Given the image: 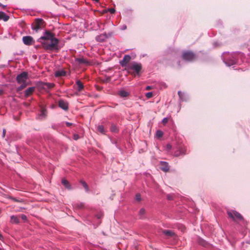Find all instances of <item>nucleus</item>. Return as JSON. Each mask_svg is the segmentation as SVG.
Masks as SVG:
<instances>
[{
	"label": "nucleus",
	"mask_w": 250,
	"mask_h": 250,
	"mask_svg": "<svg viewBox=\"0 0 250 250\" xmlns=\"http://www.w3.org/2000/svg\"><path fill=\"white\" fill-rule=\"evenodd\" d=\"M38 42H40L43 48L48 52H57L59 50V41L55 37V34L49 30H46L43 36L38 40Z\"/></svg>",
	"instance_id": "obj_1"
},
{
	"label": "nucleus",
	"mask_w": 250,
	"mask_h": 250,
	"mask_svg": "<svg viewBox=\"0 0 250 250\" xmlns=\"http://www.w3.org/2000/svg\"><path fill=\"white\" fill-rule=\"evenodd\" d=\"M142 69V65L140 63L133 62L130 63L126 67V70L128 73L133 76H140Z\"/></svg>",
	"instance_id": "obj_2"
},
{
	"label": "nucleus",
	"mask_w": 250,
	"mask_h": 250,
	"mask_svg": "<svg viewBox=\"0 0 250 250\" xmlns=\"http://www.w3.org/2000/svg\"><path fill=\"white\" fill-rule=\"evenodd\" d=\"M27 80L28 73L26 72H23L17 76V82L19 84H21V85L17 88V92H20L30 84V83L27 82Z\"/></svg>",
	"instance_id": "obj_3"
},
{
	"label": "nucleus",
	"mask_w": 250,
	"mask_h": 250,
	"mask_svg": "<svg viewBox=\"0 0 250 250\" xmlns=\"http://www.w3.org/2000/svg\"><path fill=\"white\" fill-rule=\"evenodd\" d=\"M182 58L187 62H192L197 59V56L193 52L187 50L182 52Z\"/></svg>",
	"instance_id": "obj_4"
},
{
	"label": "nucleus",
	"mask_w": 250,
	"mask_h": 250,
	"mask_svg": "<svg viewBox=\"0 0 250 250\" xmlns=\"http://www.w3.org/2000/svg\"><path fill=\"white\" fill-rule=\"evenodd\" d=\"M45 26V21L42 19H36L32 23V29L36 32L42 29Z\"/></svg>",
	"instance_id": "obj_5"
},
{
	"label": "nucleus",
	"mask_w": 250,
	"mask_h": 250,
	"mask_svg": "<svg viewBox=\"0 0 250 250\" xmlns=\"http://www.w3.org/2000/svg\"><path fill=\"white\" fill-rule=\"evenodd\" d=\"M227 214L229 217L231 218L233 220L235 221V219L240 220L243 221L244 218L243 216L237 211L235 210L228 211Z\"/></svg>",
	"instance_id": "obj_6"
},
{
	"label": "nucleus",
	"mask_w": 250,
	"mask_h": 250,
	"mask_svg": "<svg viewBox=\"0 0 250 250\" xmlns=\"http://www.w3.org/2000/svg\"><path fill=\"white\" fill-rule=\"evenodd\" d=\"M131 60V57L128 55L124 56L123 59L120 61V63L123 66L125 67V69L126 70V67L129 64V62Z\"/></svg>",
	"instance_id": "obj_7"
},
{
	"label": "nucleus",
	"mask_w": 250,
	"mask_h": 250,
	"mask_svg": "<svg viewBox=\"0 0 250 250\" xmlns=\"http://www.w3.org/2000/svg\"><path fill=\"white\" fill-rule=\"evenodd\" d=\"M22 41L23 43L27 45H30L34 42L33 38L29 36L23 37L22 38Z\"/></svg>",
	"instance_id": "obj_8"
},
{
	"label": "nucleus",
	"mask_w": 250,
	"mask_h": 250,
	"mask_svg": "<svg viewBox=\"0 0 250 250\" xmlns=\"http://www.w3.org/2000/svg\"><path fill=\"white\" fill-rule=\"evenodd\" d=\"M59 106L64 110H67L68 108V104L66 102L62 100H60L58 102Z\"/></svg>",
	"instance_id": "obj_9"
},
{
	"label": "nucleus",
	"mask_w": 250,
	"mask_h": 250,
	"mask_svg": "<svg viewBox=\"0 0 250 250\" xmlns=\"http://www.w3.org/2000/svg\"><path fill=\"white\" fill-rule=\"evenodd\" d=\"M35 90V87H30L26 89L24 91V96L25 97H28L29 96L31 95Z\"/></svg>",
	"instance_id": "obj_10"
},
{
	"label": "nucleus",
	"mask_w": 250,
	"mask_h": 250,
	"mask_svg": "<svg viewBox=\"0 0 250 250\" xmlns=\"http://www.w3.org/2000/svg\"><path fill=\"white\" fill-rule=\"evenodd\" d=\"M186 150L185 148L182 147H179L178 149L174 152V156L176 157H179L181 155H184L185 154Z\"/></svg>",
	"instance_id": "obj_11"
},
{
	"label": "nucleus",
	"mask_w": 250,
	"mask_h": 250,
	"mask_svg": "<svg viewBox=\"0 0 250 250\" xmlns=\"http://www.w3.org/2000/svg\"><path fill=\"white\" fill-rule=\"evenodd\" d=\"M161 169L165 172H167L169 170L168 163L165 162H161Z\"/></svg>",
	"instance_id": "obj_12"
},
{
	"label": "nucleus",
	"mask_w": 250,
	"mask_h": 250,
	"mask_svg": "<svg viewBox=\"0 0 250 250\" xmlns=\"http://www.w3.org/2000/svg\"><path fill=\"white\" fill-rule=\"evenodd\" d=\"M107 38V36L106 34H103L98 36H97L96 39L98 42H103Z\"/></svg>",
	"instance_id": "obj_13"
},
{
	"label": "nucleus",
	"mask_w": 250,
	"mask_h": 250,
	"mask_svg": "<svg viewBox=\"0 0 250 250\" xmlns=\"http://www.w3.org/2000/svg\"><path fill=\"white\" fill-rule=\"evenodd\" d=\"M118 94L122 98H126L129 96V93L124 90H121L118 92Z\"/></svg>",
	"instance_id": "obj_14"
},
{
	"label": "nucleus",
	"mask_w": 250,
	"mask_h": 250,
	"mask_svg": "<svg viewBox=\"0 0 250 250\" xmlns=\"http://www.w3.org/2000/svg\"><path fill=\"white\" fill-rule=\"evenodd\" d=\"M10 222L13 224H18L20 223L19 217L14 215H12L10 217Z\"/></svg>",
	"instance_id": "obj_15"
},
{
	"label": "nucleus",
	"mask_w": 250,
	"mask_h": 250,
	"mask_svg": "<svg viewBox=\"0 0 250 250\" xmlns=\"http://www.w3.org/2000/svg\"><path fill=\"white\" fill-rule=\"evenodd\" d=\"M162 232L168 237H172L175 235L174 232L170 230H163Z\"/></svg>",
	"instance_id": "obj_16"
},
{
	"label": "nucleus",
	"mask_w": 250,
	"mask_h": 250,
	"mask_svg": "<svg viewBox=\"0 0 250 250\" xmlns=\"http://www.w3.org/2000/svg\"><path fill=\"white\" fill-rule=\"evenodd\" d=\"M55 84L53 83H45L42 84V88L44 89H49L53 88Z\"/></svg>",
	"instance_id": "obj_17"
},
{
	"label": "nucleus",
	"mask_w": 250,
	"mask_h": 250,
	"mask_svg": "<svg viewBox=\"0 0 250 250\" xmlns=\"http://www.w3.org/2000/svg\"><path fill=\"white\" fill-rule=\"evenodd\" d=\"M62 184L68 189H71V186L69 182L65 179H62Z\"/></svg>",
	"instance_id": "obj_18"
},
{
	"label": "nucleus",
	"mask_w": 250,
	"mask_h": 250,
	"mask_svg": "<svg viewBox=\"0 0 250 250\" xmlns=\"http://www.w3.org/2000/svg\"><path fill=\"white\" fill-rule=\"evenodd\" d=\"M9 16L3 12H0V19L6 21L9 20Z\"/></svg>",
	"instance_id": "obj_19"
},
{
	"label": "nucleus",
	"mask_w": 250,
	"mask_h": 250,
	"mask_svg": "<svg viewBox=\"0 0 250 250\" xmlns=\"http://www.w3.org/2000/svg\"><path fill=\"white\" fill-rule=\"evenodd\" d=\"M76 61L79 64H85L86 65L89 64L88 62L83 58H77L76 59Z\"/></svg>",
	"instance_id": "obj_20"
},
{
	"label": "nucleus",
	"mask_w": 250,
	"mask_h": 250,
	"mask_svg": "<svg viewBox=\"0 0 250 250\" xmlns=\"http://www.w3.org/2000/svg\"><path fill=\"white\" fill-rule=\"evenodd\" d=\"M66 75V72L64 70L57 71L55 73V76L56 77L64 76Z\"/></svg>",
	"instance_id": "obj_21"
},
{
	"label": "nucleus",
	"mask_w": 250,
	"mask_h": 250,
	"mask_svg": "<svg viewBox=\"0 0 250 250\" xmlns=\"http://www.w3.org/2000/svg\"><path fill=\"white\" fill-rule=\"evenodd\" d=\"M76 84L78 86V90L79 92L81 91L83 89V83L79 80L76 82Z\"/></svg>",
	"instance_id": "obj_22"
},
{
	"label": "nucleus",
	"mask_w": 250,
	"mask_h": 250,
	"mask_svg": "<svg viewBox=\"0 0 250 250\" xmlns=\"http://www.w3.org/2000/svg\"><path fill=\"white\" fill-rule=\"evenodd\" d=\"M80 183L83 185L86 191H88L89 188L87 184L83 181H81Z\"/></svg>",
	"instance_id": "obj_23"
},
{
	"label": "nucleus",
	"mask_w": 250,
	"mask_h": 250,
	"mask_svg": "<svg viewBox=\"0 0 250 250\" xmlns=\"http://www.w3.org/2000/svg\"><path fill=\"white\" fill-rule=\"evenodd\" d=\"M97 129L98 131L101 132V133L104 134V127L102 125H100L97 127Z\"/></svg>",
	"instance_id": "obj_24"
},
{
	"label": "nucleus",
	"mask_w": 250,
	"mask_h": 250,
	"mask_svg": "<svg viewBox=\"0 0 250 250\" xmlns=\"http://www.w3.org/2000/svg\"><path fill=\"white\" fill-rule=\"evenodd\" d=\"M110 129L112 132H114L117 131V130H118L117 127L115 125H112L111 126Z\"/></svg>",
	"instance_id": "obj_25"
},
{
	"label": "nucleus",
	"mask_w": 250,
	"mask_h": 250,
	"mask_svg": "<svg viewBox=\"0 0 250 250\" xmlns=\"http://www.w3.org/2000/svg\"><path fill=\"white\" fill-rule=\"evenodd\" d=\"M145 213V210L144 208H141L139 212V215L141 216V217L142 218V216L144 215Z\"/></svg>",
	"instance_id": "obj_26"
},
{
	"label": "nucleus",
	"mask_w": 250,
	"mask_h": 250,
	"mask_svg": "<svg viewBox=\"0 0 250 250\" xmlns=\"http://www.w3.org/2000/svg\"><path fill=\"white\" fill-rule=\"evenodd\" d=\"M135 199L136 201L140 202L141 200V195L139 193L136 194Z\"/></svg>",
	"instance_id": "obj_27"
},
{
	"label": "nucleus",
	"mask_w": 250,
	"mask_h": 250,
	"mask_svg": "<svg viewBox=\"0 0 250 250\" xmlns=\"http://www.w3.org/2000/svg\"><path fill=\"white\" fill-rule=\"evenodd\" d=\"M156 135L158 137H161L163 135V133L161 131L158 130L156 132Z\"/></svg>",
	"instance_id": "obj_28"
},
{
	"label": "nucleus",
	"mask_w": 250,
	"mask_h": 250,
	"mask_svg": "<svg viewBox=\"0 0 250 250\" xmlns=\"http://www.w3.org/2000/svg\"><path fill=\"white\" fill-rule=\"evenodd\" d=\"M153 94L152 92H148L146 94V96L148 99L151 98Z\"/></svg>",
	"instance_id": "obj_29"
},
{
	"label": "nucleus",
	"mask_w": 250,
	"mask_h": 250,
	"mask_svg": "<svg viewBox=\"0 0 250 250\" xmlns=\"http://www.w3.org/2000/svg\"><path fill=\"white\" fill-rule=\"evenodd\" d=\"M23 220L26 221L27 220V217L24 214H21V215L19 216Z\"/></svg>",
	"instance_id": "obj_30"
},
{
	"label": "nucleus",
	"mask_w": 250,
	"mask_h": 250,
	"mask_svg": "<svg viewBox=\"0 0 250 250\" xmlns=\"http://www.w3.org/2000/svg\"><path fill=\"white\" fill-rule=\"evenodd\" d=\"M168 118H165L164 119H163V120H162V123L164 125H165L166 124L167 122H168Z\"/></svg>",
	"instance_id": "obj_31"
},
{
	"label": "nucleus",
	"mask_w": 250,
	"mask_h": 250,
	"mask_svg": "<svg viewBox=\"0 0 250 250\" xmlns=\"http://www.w3.org/2000/svg\"><path fill=\"white\" fill-rule=\"evenodd\" d=\"M80 138L79 135L78 134H74L73 135V139L75 140H77Z\"/></svg>",
	"instance_id": "obj_32"
},
{
	"label": "nucleus",
	"mask_w": 250,
	"mask_h": 250,
	"mask_svg": "<svg viewBox=\"0 0 250 250\" xmlns=\"http://www.w3.org/2000/svg\"><path fill=\"white\" fill-rule=\"evenodd\" d=\"M108 11L111 14H113L115 12V10L114 8H109L108 9Z\"/></svg>",
	"instance_id": "obj_33"
},
{
	"label": "nucleus",
	"mask_w": 250,
	"mask_h": 250,
	"mask_svg": "<svg viewBox=\"0 0 250 250\" xmlns=\"http://www.w3.org/2000/svg\"><path fill=\"white\" fill-rule=\"evenodd\" d=\"M178 94L180 97V99H182V96L183 95V94L182 93V92L181 91H178Z\"/></svg>",
	"instance_id": "obj_34"
},
{
	"label": "nucleus",
	"mask_w": 250,
	"mask_h": 250,
	"mask_svg": "<svg viewBox=\"0 0 250 250\" xmlns=\"http://www.w3.org/2000/svg\"><path fill=\"white\" fill-rule=\"evenodd\" d=\"M167 149V150H170L172 148V146L170 144H167L166 146Z\"/></svg>",
	"instance_id": "obj_35"
},
{
	"label": "nucleus",
	"mask_w": 250,
	"mask_h": 250,
	"mask_svg": "<svg viewBox=\"0 0 250 250\" xmlns=\"http://www.w3.org/2000/svg\"><path fill=\"white\" fill-rule=\"evenodd\" d=\"M152 88V87L151 86H147L146 88V90H149Z\"/></svg>",
	"instance_id": "obj_36"
},
{
	"label": "nucleus",
	"mask_w": 250,
	"mask_h": 250,
	"mask_svg": "<svg viewBox=\"0 0 250 250\" xmlns=\"http://www.w3.org/2000/svg\"><path fill=\"white\" fill-rule=\"evenodd\" d=\"M5 133H6V130L5 129H4L3 130V133H2V136L3 137H4L5 135Z\"/></svg>",
	"instance_id": "obj_37"
},
{
	"label": "nucleus",
	"mask_w": 250,
	"mask_h": 250,
	"mask_svg": "<svg viewBox=\"0 0 250 250\" xmlns=\"http://www.w3.org/2000/svg\"><path fill=\"white\" fill-rule=\"evenodd\" d=\"M66 125H67V126H71V125H72V124H71V123H70L67 122V123H66Z\"/></svg>",
	"instance_id": "obj_38"
},
{
	"label": "nucleus",
	"mask_w": 250,
	"mask_h": 250,
	"mask_svg": "<svg viewBox=\"0 0 250 250\" xmlns=\"http://www.w3.org/2000/svg\"><path fill=\"white\" fill-rule=\"evenodd\" d=\"M11 199L15 202H19V200L15 198H11Z\"/></svg>",
	"instance_id": "obj_39"
},
{
	"label": "nucleus",
	"mask_w": 250,
	"mask_h": 250,
	"mask_svg": "<svg viewBox=\"0 0 250 250\" xmlns=\"http://www.w3.org/2000/svg\"><path fill=\"white\" fill-rule=\"evenodd\" d=\"M2 239H3V236L1 234H0V240H2Z\"/></svg>",
	"instance_id": "obj_40"
},
{
	"label": "nucleus",
	"mask_w": 250,
	"mask_h": 250,
	"mask_svg": "<svg viewBox=\"0 0 250 250\" xmlns=\"http://www.w3.org/2000/svg\"><path fill=\"white\" fill-rule=\"evenodd\" d=\"M0 6H2V7H4V6L2 5L1 4H0Z\"/></svg>",
	"instance_id": "obj_41"
}]
</instances>
